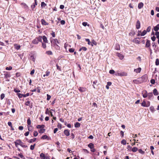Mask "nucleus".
<instances>
[{"instance_id": "nucleus-31", "label": "nucleus", "mask_w": 159, "mask_h": 159, "mask_svg": "<svg viewBox=\"0 0 159 159\" xmlns=\"http://www.w3.org/2000/svg\"><path fill=\"white\" fill-rule=\"evenodd\" d=\"M150 111L152 112H154L155 111L154 107L152 106L150 107Z\"/></svg>"}, {"instance_id": "nucleus-39", "label": "nucleus", "mask_w": 159, "mask_h": 159, "mask_svg": "<svg viewBox=\"0 0 159 159\" xmlns=\"http://www.w3.org/2000/svg\"><path fill=\"white\" fill-rule=\"evenodd\" d=\"M35 146V144H34V145H31L30 146V149L32 150H34Z\"/></svg>"}, {"instance_id": "nucleus-15", "label": "nucleus", "mask_w": 159, "mask_h": 159, "mask_svg": "<svg viewBox=\"0 0 159 159\" xmlns=\"http://www.w3.org/2000/svg\"><path fill=\"white\" fill-rule=\"evenodd\" d=\"M150 41L148 40L146 43L145 47L146 48H148L150 47Z\"/></svg>"}, {"instance_id": "nucleus-53", "label": "nucleus", "mask_w": 159, "mask_h": 159, "mask_svg": "<svg viewBox=\"0 0 159 159\" xmlns=\"http://www.w3.org/2000/svg\"><path fill=\"white\" fill-rule=\"evenodd\" d=\"M42 46L43 48H46V44L45 43H42Z\"/></svg>"}, {"instance_id": "nucleus-21", "label": "nucleus", "mask_w": 159, "mask_h": 159, "mask_svg": "<svg viewBox=\"0 0 159 159\" xmlns=\"http://www.w3.org/2000/svg\"><path fill=\"white\" fill-rule=\"evenodd\" d=\"M40 157L41 159H45V156L44 153H41L40 155Z\"/></svg>"}, {"instance_id": "nucleus-24", "label": "nucleus", "mask_w": 159, "mask_h": 159, "mask_svg": "<svg viewBox=\"0 0 159 159\" xmlns=\"http://www.w3.org/2000/svg\"><path fill=\"white\" fill-rule=\"evenodd\" d=\"M88 147L91 149V148H94V145L93 143H90L88 145Z\"/></svg>"}, {"instance_id": "nucleus-38", "label": "nucleus", "mask_w": 159, "mask_h": 159, "mask_svg": "<svg viewBox=\"0 0 159 159\" xmlns=\"http://www.w3.org/2000/svg\"><path fill=\"white\" fill-rule=\"evenodd\" d=\"M147 33V31L145 30H144L141 34V35L142 36H144Z\"/></svg>"}, {"instance_id": "nucleus-51", "label": "nucleus", "mask_w": 159, "mask_h": 159, "mask_svg": "<svg viewBox=\"0 0 159 159\" xmlns=\"http://www.w3.org/2000/svg\"><path fill=\"white\" fill-rule=\"evenodd\" d=\"M150 82L152 84H154L155 83V80L152 79L150 80Z\"/></svg>"}, {"instance_id": "nucleus-56", "label": "nucleus", "mask_w": 159, "mask_h": 159, "mask_svg": "<svg viewBox=\"0 0 159 159\" xmlns=\"http://www.w3.org/2000/svg\"><path fill=\"white\" fill-rule=\"evenodd\" d=\"M20 146H21L22 147L24 148H26L27 147V146L26 145H25L23 143H22Z\"/></svg>"}, {"instance_id": "nucleus-61", "label": "nucleus", "mask_w": 159, "mask_h": 159, "mask_svg": "<svg viewBox=\"0 0 159 159\" xmlns=\"http://www.w3.org/2000/svg\"><path fill=\"white\" fill-rule=\"evenodd\" d=\"M152 45L154 49H155L157 46V45H156L155 43L154 42L152 43Z\"/></svg>"}, {"instance_id": "nucleus-41", "label": "nucleus", "mask_w": 159, "mask_h": 159, "mask_svg": "<svg viewBox=\"0 0 159 159\" xmlns=\"http://www.w3.org/2000/svg\"><path fill=\"white\" fill-rule=\"evenodd\" d=\"M54 40V44H55V43H57L58 44L59 43V42L58 41L57 39H53Z\"/></svg>"}, {"instance_id": "nucleus-14", "label": "nucleus", "mask_w": 159, "mask_h": 159, "mask_svg": "<svg viewBox=\"0 0 159 159\" xmlns=\"http://www.w3.org/2000/svg\"><path fill=\"white\" fill-rule=\"evenodd\" d=\"M148 98L149 99H151L153 97V95L152 93H149L148 94Z\"/></svg>"}, {"instance_id": "nucleus-13", "label": "nucleus", "mask_w": 159, "mask_h": 159, "mask_svg": "<svg viewBox=\"0 0 159 159\" xmlns=\"http://www.w3.org/2000/svg\"><path fill=\"white\" fill-rule=\"evenodd\" d=\"M147 75H146L143 76L141 78H140L142 82L143 81H145L146 80Z\"/></svg>"}, {"instance_id": "nucleus-63", "label": "nucleus", "mask_w": 159, "mask_h": 159, "mask_svg": "<svg viewBox=\"0 0 159 159\" xmlns=\"http://www.w3.org/2000/svg\"><path fill=\"white\" fill-rule=\"evenodd\" d=\"M62 25H64L65 24V21L64 20H62L60 21Z\"/></svg>"}, {"instance_id": "nucleus-17", "label": "nucleus", "mask_w": 159, "mask_h": 159, "mask_svg": "<svg viewBox=\"0 0 159 159\" xmlns=\"http://www.w3.org/2000/svg\"><path fill=\"white\" fill-rule=\"evenodd\" d=\"M42 39L44 43H48V40L46 37L45 36H43Z\"/></svg>"}, {"instance_id": "nucleus-64", "label": "nucleus", "mask_w": 159, "mask_h": 159, "mask_svg": "<svg viewBox=\"0 0 159 159\" xmlns=\"http://www.w3.org/2000/svg\"><path fill=\"white\" fill-rule=\"evenodd\" d=\"M120 134L121 135V137L122 138L123 137H124V132L122 131H120Z\"/></svg>"}, {"instance_id": "nucleus-12", "label": "nucleus", "mask_w": 159, "mask_h": 159, "mask_svg": "<svg viewBox=\"0 0 159 159\" xmlns=\"http://www.w3.org/2000/svg\"><path fill=\"white\" fill-rule=\"evenodd\" d=\"M116 54L119 57V58L120 60H122L123 59L124 57L123 55L119 53H117Z\"/></svg>"}, {"instance_id": "nucleus-7", "label": "nucleus", "mask_w": 159, "mask_h": 159, "mask_svg": "<svg viewBox=\"0 0 159 159\" xmlns=\"http://www.w3.org/2000/svg\"><path fill=\"white\" fill-rule=\"evenodd\" d=\"M41 24L43 25H48V23L44 19H42L41 20Z\"/></svg>"}, {"instance_id": "nucleus-23", "label": "nucleus", "mask_w": 159, "mask_h": 159, "mask_svg": "<svg viewBox=\"0 0 159 159\" xmlns=\"http://www.w3.org/2000/svg\"><path fill=\"white\" fill-rule=\"evenodd\" d=\"M115 49L117 50L120 49V45L118 44H116L115 45Z\"/></svg>"}, {"instance_id": "nucleus-46", "label": "nucleus", "mask_w": 159, "mask_h": 159, "mask_svg": "<svg viewBox=\"0 0 159 159\" xmlns=\"http://www.w3.org/2000/svg\"><path fill=\"white\" fill-rule=\"evenodd\" d=\"M5 97V94L4 93H2L0 96V98L1 100L3 99Z\"/></svg>"}, {"instance_id": "nucleus-6", "label": "nucleus", "mask_w": 159, "mask_h": 159, "mask_svg": "<svg viewBox=\"0 0 159 159\" xmlns=\"http://www.w3.org/2000/svg\"><path fill=\"white\" fill-rule=\"evenodd\" d=\"M78 89L81 92H83L86 91V89L85 88L80 87Z\"/></svg>"}, {"instance_id": "nucleus-25", "label": "nucleus", "mask_w": 159, "mask_h": 159, "mask_svg": "<svg viewBox=\"0 0 159 159\" xmlns=\"http://www.w3.org/2000/svg\"><path fill=\"white\" fill-rule=\"evenodd\" d=\"M21 6H23L24 7V8L25 9H27L28 7V6L25 3H23V2L21 3Z\"/></svg>"}, {"instance_id": "nucleus-2", "label": "nucleus", "mask_w": 159, "mask_h": 159, "mask_svg": "<svg viewBox=\"0 0 159 159\" xmlns=\"http://www.w3.org/2000/svg\"><path fill=\"white\" fill-rule=\"evenodd\" d=\"M4 78L6 79H7L8 78H10L11 77V75L10 73L8 72H4Z\"/></svg>"}, {"instance_id": "nucleus-27", "label": "nucleus", "mask_w": 159, "mask_h": 159, "mask_svg": "<svg viewBox=\"0 0 159 159\" xmlns=\"http://www.w3.org/2000/svg\"><path fill=\"white\" fill-rule=\"evenodd\" d=\"M36 138H34L33 139H30L28 141V142L30 143H32L33 142H35L36 140Z\"/></svg>"}, {"instance_id": "nucleus-52", "label": "nucleus", "mask_w": 159, "mask_h": 159, "mask_svg": "<svg viewBox=\"0 0 159 159\" xmlns=\"http://www.w3.org/2000/svg\"><path fill=\"white\" fill-rule=\"evenodd\" d=\"M75 49L73 48H71L69 49V51L70 52H74Z\"/></svg>"}, {"instance_id": "nucleus-10", "label": "nucleus", "mask_w": 159, "mask_h": 159, "mask_svg": "<svg viewBox=\"0 0 159 159\" xmlns=\"http://www.w3.org/2000/svg\"><path fill=\"white\" fill-rule=\"evenodd\" d=\"M124 73H119L118 72H116L115 74L116 76H123L124 75Z\"/></svg>"}, {"instance_id": "nucleus-18", "label": "nucleus", "mask_w": 159, "mask_h": 159, "mask_svg": "<svg viewBox=\"0 0 159 159\" xmlns=\"http://www.w3.org/2000/svg\"><path fill=\"white\" fill-rule=\"evenodd\" d=\"M143 3L141 2L139 3L138 5V8L139 9H141L143 6Z\"/></svg>"}, {"instance_id": "nucleus-34", "label": "nucleus", "mask_w": 159, "mask_h": 159, "mask_svg": "<svg viewBox=\"0 0 159 159\" xmlns=\"http://www.w3.org/2000/svg\"><path fill=\"white\" fill-rule=\"evenodd\" d=\"M55 144L57 145V148H60V143L59 142H57L55 143Z\"/></svg>"}, {"instance_id": "nucleus-50", "label": "nucleus", "mask_w": 159, "mask_h": 159, "mask_svg": "<svg viewBox=\"0 0 159 159\" xmlns=\"http://www.w3.org/2000/svg\"><path fill=\"white\" fill-rule=\"evenodd\" d=\"M85 41H86V42H88V44H89V45H90L91 44V42L89 40V39H85Z\"/></svg>"}, {"instance_id": "nucleus-11", "label": "nucleus", "mask_w": 159, "mask_h": 159, "mask_svg": "<svg viewBox=\"0 0 159 159\" xmlns=\"http://www.w3.org/2000/svg\"><path fill=\"white\" fill-rule=\"evenodd\" d=\"M64 133L66 135L69 136L70 134V131L68 129H65L64 131Z\"/></svg>"}, {"instance_id": "nucleus-16", "label": "nucleus", "mask_w": 159, "mask_h": 159, "mask_svg": "<svg viewBox=\"0 0 159 159\" xmlns=\"http://www.w3.org/2000/svg\"><path fill=\"white\" fill-rule=\"evenodd\" d=\"M153 93L154 95L157 96L159 94L158 92L156 89H154L153 90Z\"/></svg>"}, {"instance_id": "nucleus-29", "label": "nucleus", "mask_w": 159, "mask_h": 159, "mask_svg": "<svg viewBox=\"0 0 159 159\" xmlns=\"http://www.w3.org/2000/svg\"><path fill=\"white\" fill-rule=\"evenodd\" d=\"M146 102L144 100H143L142 102L141 103L142 106L144 107H146Z\"/></svg>"}, {"instance_id": "nucleus-47", "label": "nucleus", "mask_w": 159, "mask_h": 159, "mask_svg": "<svg viewBox=\"0 0 159 159\" xmlns=\"http://www.w3.org/2000/svg\"><path fill=\"white\" fill-rule=\"evenodd\" d=\"M139 153L142 154H144V152L141 149H139L138 150Z\"/></svg>"}, {"instance_id": "nucleus-59", "label": "nucleus", "mask_w": 159, "mask_h": 159, "mask_svg": "<svg viewBox=\"0 0 159 159\" xmlns=\"http://www.w3.org/2000/svg\"><path fill=\"white\" fill-rule=\"evenodd\" d=\"M30 95V94L29 93H27L26 94H23V97H26L27 96H29Z\"/></svg>"}, {"instance_id": "nucleus-49", "label": "nucleus", "mask_w": 159, "mask_h": 159, "mask_svg": "<svg viewBox=\"0 0 159 159\" xmlns=\"http://www.w3.org/2000/svg\"><path fill=\"white\" fill-rule=\"evenodd\" d=\"M151 27L150 26H148L147 28V29L146 31H147V32H149L151 30Z\"/></svg>"}, {"instance_id": "nucleus-3", "label": "nucleus", "mask_w": 159, "mask_h": 159, "mask_svg": "<svg viewBox=\"0 0 159 159\" xmlns=\"http://www.w3.org/2000/svg\"><path fill=\"white\" fill-rule=\"evenodd\" d=\"M23 142L20 139H17L15 142V146L17 147V145H21Z\"/></svg>"}, {"instance_id": "nucleus-5", "label": "nucleus", "mask_w": 159, "mask_h": 159, "mask_svg": "<svg viewBox=\"0 0 159 159\" xmlns=\"http://www.w3.org/2000/svg\"><path fill=\"white\" fill-rule=\"evenodd\" d=\"M136 26L137 29H139L140 27V23L139 20H137L136 22Z\"/></svg>"}, {"instance_id": "nucleus-32", "label": "nucleus", "mask_w": 159, "mask_h": 159, "mask_svg": "<svg viewBox=\"0 0 159 159\" xmlns=\"http://www.w3.org/2000/svg\"><path fill=\"white\" fill-rule=\"evenodd\" d=\"M91 45L92 46V47L93 46V45H97V43L94 40H93L92 41V43Z\"/></svg>"}, {"instance_id": "nucleus-43", "label": "nucleus", "mask_w": 159, "mask_h": 159, "mask_svg": "<svg viewBox=\"0 0 159 159\" xmlns=\"http://www.w3.org/2000/svg\"><path fill=\"white\" fill-rule=\"evenodd\" d=\"M109 73L111 74H113L115 73V71L113 70H109Z\"/></svg>"}, {"instance_id": "nucleus-58", "label": "nucleus", "mask_w": 159, "mask_h": 159, "mask_svg": "<svg viewBox=\"0 0 159 159\" xmlns=\"http://www.w3.org/2000/svg\"><path fill=\"white\" fill-rule=\"evenodd\" d=\"M14 91L16 93H19L20 92V90L19 89H15L14 90Z\"/></svg>"}, {"instance_id": "nucleus-20", "label": "nucleus", "mask_w": 159, "mask_h": 159, "mask_svg": "<svg viewBox=\"0 0 159 159\" xmlns=\"http://www.w3.org/2000/svg\"><path fill=\"white\" fill-rule=\"evenodd\" d=\"M159 30V24L157 25L154 28V30L155 31L157 32Z\"/></svg>"}, {"instance_id": "nucleus-55", "label": "nucleus", "mask_w": 159, "mask_h": 159, "mask_svg": "<svg viewBox=\"0 0 159 159\" xmlns=\"http://www.w3.org/2000/svg\"><path fill=\"white\" fill-rule=\"evenodd\" d=\"M38 133L37 131H35L34 132V137H36L38 135Z\"/></svg>"}, {"instance_id": "nucleus-54", "label": "nucleus", "mask_w": 159, "mask_h": 159, "mask_svg": "<svg viewBox=\"0 0 159 159\" xmlns=\"http://www.w3.org/2000/svg\"><path fill=\"white\" fill-rule=\"evenodd\" d=\"M133 42L136 43H139L140 42L139 41L137 40L136 39H134L133 40Z\"/></svg>"}, {"instance_id": "nucleus-37", "label": "nucleus", "mask_w": 159, "mask_h": 159, "mask_svg": "<svg viewBox=\"0 0 159 159\" xmlns=\"http://www.w3.org/2000/svg\"><path fill=\"white\" fill-rule=\"evenodd\" d=\"M50 73V72H49V71H47L46 72V74L45 75H44L43 76V77H45V76H48L49 75V74Z\"/></svg>"}, {"instance_id": "nucleus-44", "label": "nucleus", "mask_w": 159, "mask_h": 159, "mask_svg": "<svg viewBox=\"0 0 159 159\" xmlns=\"http://www.w3.org/2000/svg\"><path fill=\"white\" fill-rule=\"evenodd\" d=\"M45 131V129H43V128L42 129H39V132L40 133H42L44 132Z\"/></svg>"}, {"instance_id": "nucleus-45", "label": "nucleus", "mask_w": 159, "mask_h": 159, "mask_svg": "<svg viewBox=\"0 0 159 159\" xmlns=\"http://www.w3.org/2000/svg\"><path fill=\"white\" fill-rule=\"evenodd\" d=\"M156 65L157 66H158L159 65V60L158 59H157L156 60L155 62Z\"/></svg>"}, {"instance_id": "nucleus-62", "label": "nucleus", "mask_w": 159, "mask_h": 159, "mask_svg": "<svg viewBox=\"0 0 159 159\" xmlns=\"http://www.w3.org/2000/svg\"><path fill=\"white\" fill-rule=\"evenodd\" d=\"M146 107H149L150 105V102H149L148 101L146 103Z\"/></svg>"}, {"instance_id": "nucleus-26", "label": "nucleus", "mask_w": 159, "mask_h": 159, "mask_svg": "<svg viewBox=\"0 0 159 159\" xmlns=\"http://www.w3.org/2000/svg\"><path fill=\"white\" fill-rule=\"evenodd\" d=\"M45 127V125H38L37 126V129H41V128H43Z\"/></svg>"}, {"instance_id": "nucleus-22", "label": "nucleus", "mask_w": 159, "mask_h": 159, "mask_svg": "<svg viewBox=\"0 0 159 159\" xmlns=\"http://www.w3.org/2000/svg\"><path fill=\"white\" fill-rule=\"evenodd\" d=\"M80 124L78 122H76L75 124V128H78L80 127Z\"/></svg>"}, {"instance_id": "nucleus-42", "label": "nucleus", "mask_w": 159, "mask_h": 159, "mask_svg": "<svg viewBox=\"0 0 159 159\" xmlns=\"http://www.w3.org/2000/svg\"><path fill=\"white\" fill-rule=\"evenodd\" d=\"M27 123L28 125H30L31 124V120L30 118H29L27 120Z\"/></svg>"}, {"instance_id": "nucleus-36", "label": "nucleus", "mask_w": 159, "mask_h": 159, "mask_svg": "<svg viewBox=\"0 0 159 159\" xmlns=\"http://www.w3.org/2000/svg\"><path fill=\"white\" fill-rule=\"evenodd\" d=\"M46 53L48 55H52V51H48L46 52Z\"/></svg>"}, {"instance_id": "nucleus-35", "label": "nucleus", "mask_w": 159, "mask_h": 159, "mask_svg": "<svg viewBox=\"0 0 159 159\" xmlns=\"http://www.w3.org/2000/svg\"><path fill=\"white\" fill-rule=\"evenodd\" d=\"M18 156L22 159H25V158L24 156L23 155V154L22 153L19 154Z\"/></svg>"}, {"instance_id": "nucleus-9", "label": "nucleus", "mask_w": 159, "mask_h": 159, "mask_svg": "<svg viewBox=\"0 0 159 159\" xmlns=\"http://www.w3.org/2000/svg\"><path fill=\"white\" fill-rule=\"evenodd\" d=\"M142 94L144 98H146L148 96V93H147V91L146 90L143 91Z\"/></svg>"}, {"instance_id": "nucleus-60", "label": "nucleus", "mask_w": 159, "mask_h": 159, "mask_svg": "<svg viewBox=\"0 0 159 159\" xmlns=\"http://www.w3.org/2000/svg\"><path fill=\"white\" fill-rule=\"evenodd\" d=\"M49 112H50V111H49L48 108H47L45 111V114L49 115Z\"/></svg>"}, {"instance_id": "nucleus-28", "label": "nucleus", "mask_w": 159, "mask_h": 159, "mask_svg": "<svg viewBox=\"0 0 159 159\" xmlns=\"http://www.w3.org/2000/svg\"><path fill=\"white\" fill-rule=\"evenodd\" d=\"M138 150V149L136 147H133L132 149V151L133 152H136Z\"/></svg>"}, {"instance_id": "nucleus-1", "label": "nucleus", "mask_w": 159, "mask_h": 159, "mask_svg": "<svg viewBox=\"0 0 159 159\" xmlns=\"http://www.w3.org/2000/svg\"><path fill=\"white\" fill-rule=\"evenodd\" d=\"M42 39L41 36H39L38 37L36 38L32 41V43L34 44H37L39 42H42Z\"/></svg>"}, {"instance_id": "nucleus-19", "label": "nucleus", "mask_w": 159, "mask_h": 159, "mask_svg": "<svg viewBox=\"0 0 159 159\" xmlns=\"http://www.w3.org/2000/svg\"><path fill=\"white\" fill-rule=\"evenodd\" d=\"M141 70V69L140 67H139L137 69H135L134 70V71L136 72V73H140Z\"/></svg>"}, {"instance_id": "nucleus-4", "label": "nucleus", "mask_w": 159, "mask_h": 159, "mask_svg": "<svg viewBox=\"0 0 159 159\" xmlns=\"http://www.w3.org/2000/svg\"><path fill=\"white\" fill-rule=\"evenodd\" d=\"M133 82L134 84H138L142 83V81L141 80L140 78H139L137 80H133Z\"/></svg>"}, {"instance_id": "nucleus-57", "label": "nucleus", "mask_w": 159, "mask_h": 159, "mask_svg": "<svg viewBox=\"0 0 159 159\" xmlns=\"http://www.w3.org/2000/svg\"><path fill=\"white\" fill-rule=\"evenodd\" d=\"M47 100H48V101L51 98V96L49 95V94H47Z\"/></svg>"}, {"instance_id": "nucleus-33", "label": "nucleus", "mask_w": 159, "mask_h": 159, "mask_svg": "<svg viewBox=\"0 0 159 159\" xmlns=\"http://www.w3.org/2000/svg\"><path fill=\"white\" fill-rule=\"evenodd\" d=\"M46 5V4L44 2H42L41 3V7H45Z\"/></svg>"}, {"instance_id": "nucleus-8", "label": "nucleus", "mask_w": 159, "mask_h": 159, "mask_svg": "<svg viewBox=\"0 0 159 159\" xmlns=\"http://www.w3.org/2000/svg\"><path fill=\"white\" fill-rule=\"evenodd\" d=\"M41 138L43 139H47L48 140H49L50 139V138L46 135H43Z\"/></svg>"}, {"instance_id": "nucleus-48", "label": "nucleus", "mask_w": 159, "mask_h": 159, "mask_svg": "<svg viewBox=\"0 0 159 159\" xmlns=\"http://www.w3.org/2000/svg\"><path fill=\"white\" fill-rule=\"evenodd\" d=\"M12 69V67L11 66L9 67H7L6 68V69L7 70H11Z\"/></svg>"}, {"instance_id": "nucleus-40", "label": "nucleus", "mask_w": 159, "mask_h": 159, "mask_svg": "<svg viewBox=\"0 0 159 159\" xmlns=\"http://www.w3.org/2000/svg\"><path fill=\"white\" fill-rule=\"evenodd\" d=\"M17 95L19 98H21L23 97V94L20 93H17Z\"/></svg>"}, {"instance_id": "nucleus-30", "label": "nucleus", "mask_w": 159, "mask_h": 159, "mask_svg": "<svg viewBox=\"0 0 159 159\" xmlns=\"http://www.w3.org/2000/svg\"><path fill=\"white\" fill-rule=\"evenodd\" d=\"M121 143L123 145H125L126 143V141L125 139H123L121 141Z\"/></svg>"}]
</instances>
